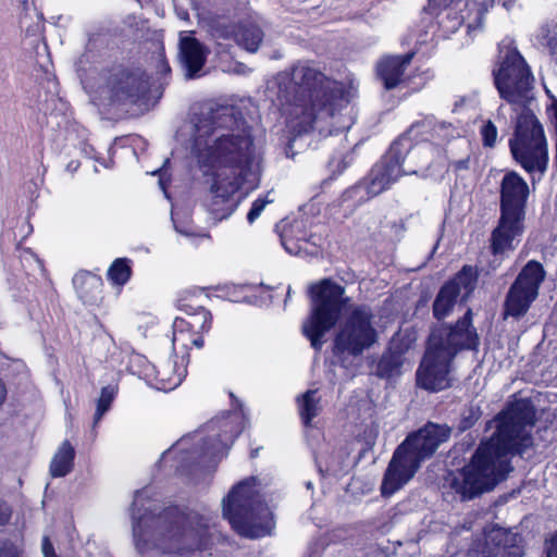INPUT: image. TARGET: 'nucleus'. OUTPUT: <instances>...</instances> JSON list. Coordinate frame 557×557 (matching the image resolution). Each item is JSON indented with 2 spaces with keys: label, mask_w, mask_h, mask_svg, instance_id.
Listing matches in <instances>:
<instances>
[{
  "label": "nucleus",
  "mask_w": 557,
  "mask_h": 557,
  "mask_svg": "<svg viewBox=\"0 0 557 557\" xmlns=\"http://www.w3.org/2000/svg\"><path fill=\"white\" fill-rule=\"evenodd\" d=\"M117 385L109 384L101 388L100 396L97 401V408L94 416V424L96 425L102 419L104 413L110 409L112 401L117 394Z\"/></svg>",
  "instance_id": "33"
},
{
  "label": "nucleus",
  "mask_w": 557,
  "mask_h": 557,
  "mask_svg": "<svg viewBox=\"0 0 557 557\" xmlns=\"http://www.w3.org/2000/svg\"><path fill=\"white\" fill-rule=\"evenodd\" d=\"M228 295L231 296V300H232V301H239V300H240V299H239V298H237L233 293H230Z\"/></svg>",
  "instance_id": "55"
},
{
  "label": "nucleus",
  "mask_w": 557,
  "mask_h": 557,
  "mask_svg": "<svg viewBox=\"0 0 557 557\" xmlns=\"http://www.w3.org/2000/svg\"><path fill=\"white\" fill-rule=\"evenodd\" d=\"M498 2H502V5L505 8V9H509L512 4V0H497Z\"/></svg>",
  "instance_id": "53"
},
{
  "label": "nucleus",
  "mask_w": 557,
  "mask_h": 557,
  "mask_svg": "<svg viewBox=\"0 0 557 557\" xmlns=\"http://www.w3.org/2000/svg\"><path fill=\"white\" fill-rule=\"evenodd\" d=\"M271 202H273V199H270L269 195H267L265 197L256 199L252 202V206L247 214L248 222L250 224L253 223L260 216V214L264 210L265 206Z\"/></svg>",
  "instance_id": "36"
},
{
  "label": "nucleus",
  "mask_w": 557,
  "mask_h": 557,
  "mask_svg": "<svg viewBox=\"0 0 557 557\" xmlns=\"http://www.w3.org/2000/svg\"><path fill=\"white\" fill-rule=\"evenodd\" d=\"M185 322L196 334L202 336L203 333L209 332L211 329L212 315L209 310L198 306L195 312L189 313V317L185 318Z\"/></svg>",
  "instance_id": "31"
},
{
  "label": "nucleus",
  "mask_w": 557,
  "mask_h": 557,
  "mask_svg": "<svg viewBox=\"0 0 557 557\" xmlns=\"http://www.w3.org/2000/svg\"><path fill=\"white\" fill-rule=\"evenodd\" d=\"M41 550H42L44 557H57V555L54 553L53 545L51 544L48 536H45L42 539Z\"/></svg>",
  "instance_id": "44"
},
{
  "label": "nucleus",
  "mask_w": 557,
  "mask_h": 557,
  "mask_svg": "<svg viewBox=\"0 0 557 557\" xmlns=\"http://www.w3.org/2000/svg\"><path fill=\"white\" fill-rule=\"evenodd\" d=\"M544 277L545 271L542 264L533 260L529 261L507 293L504 317L518 319L524 315L531 304L536 299Z\"/></svg>",
  "instance_id": "12"
},
{
  "label": "nucleus",
  "mask_w": 557,
  "mask_h": 557,
  "mask_svg": "<svg viewBox=\"0 0 557 557\" xmlns=\"http://www.w3.org/2000/svg\"><path fill=\"white\" fill-rule=\"evenodd\" d=\"M317 239L314 235H308L301 220L285 227L281 234L282 246L294 256L314 255L319 245Z\"/></svg>",
  "instance_id": "20"
},
{
  "label": "nucleus",
  "mask_w": 557,
  "mask_h": 557,
  "mask_svg": "<svg viewBox=\"0 0 557 557\" xmlns=\"http://www.w3.org/2000/svg\"><path fill=\"white\" fill-rule=\"evenodd\" d=\"M457 0H429V8L431 10L445 9L447 10Z\"/></svg>",
  "instance_id": "43"
},
{
  "label": "nucleus",
  "mask_w": 557,
  "mask_h": 557,
  "mask_svg": "<svg viewBox=\"0 0 557 557\" xmlns=\"http://www.w3.org/2000/svg\"><path fill=\"white\" fill-rule=\"evenodd\" d=\"M11 517L10 507L0 500V525L7 523Z\"/></svg>",
  "instance_id": "45"
},
{
  "label": "nucleus",
  "mask_w": 557,
  "mask_h": 557,
  "mask_svg": "<svg viewBox=\"0 0 557 557\" xmlns=\"http://www.w3.org/2000/svg\"><path fill=\"white\" fill-rule=\"evenodd\" d=\"M341 162H342V156L341 157H332V159L330 160V165L331 166L336 165L337 168H339Z\"/></svg>",
  "instance_id": "50"
},
{
  "label": "nucleus",
  "mask_w": 557,
  "mask_h": 557,
  "mask_svg": "<svg viewBox=\"0 0 557 557\" xmlns=\"http://www.w3.org/2000/svg\"><path fill=\"white\" fill-rule=\"evenodd\" d=\"M210 434L205 437L202 432L194 435H187L178 440L169 450L164 451L160 462L168 463L177 458L176 469H183L189 463L198 465L210 463L228 448L230 444L240 433L237 424V417L227 416L221 419L212 420L207 425Z\"/></svg>",
  "instance_id": "8"
},
{
  "label": "nucleus",
  "mask_w": 557,
  "mask_h": 557,
  "mask_svg": "<svg viewBox=\"0 0 557 557\" xmlns=\"http://www.w3.org/2000/svg\"><path fill=\"white\" fill-rule=\"evenodd\" d=\"M154 387L162 392H170L180 386L187 374V360L174 354L168 360L153 366Z\"/></svg>",
  "instance_id": "21"
},
{
  "label": "nucleus",
  "mask_w": 557,
  "mask_h": 557,
  "mask_svg": "<svg viewBox=\"0 0 557 557\" xmlns=\"http://www.w3.org/2000/svg\"><path fill=\"white\" fill-rule=\"evenodd\" d=\"M181 309L187 314V318L189 317V313H193L196 311L197 307H194L189 304H183L181 306Z\"/></svg>",
  "instance_id": "47"
},
{
  "label": "nucleus",
  "mask_w": 557,
  "mask_h": 557,
  "mask_svg": "<svg viewBox=\"0 0 557 557\" xmlns=\"http://www.w3.org/2000/svg\"><path fill=\"white\" fill-rule=\"evenodd\" d=\"M100 96L111 102L136 103L149 90V77L140 69L115 66L104 73Z\"/></svg>",
  "instance_id": "11"
},
{
  "label": "nucleus",
  "mask_w": 557,
  "mask_h": 557,
  "mask_svg": "<svg viewBox=\"0 0 557 557\" xmlns=\"http://www.w3.org/2000/svg\"><path fill=\"white\" fill-rule=\"evenodd\" d=\"M468 412H469L468 416H466L465 413L462 416V419L460 422L461 430L470 429L478 421V419L480 417L478 409L470 408V409H468Z\"/></svg>",
  "instance_id": "40"
},
{
  "label": "nucleus",
  "mask_w": 557,
  "mask_h": 557,
  "mask_svg": "<svg viewBox=\"0 0 557 557\" xmlns=\"http://www.w3.org/2000/svg\"><path fill=\"white\" fill-rule=\"evenodd\" d=\"M172 221H173V224H174V228L177 233L186 236V237H191V236H195L196 233L191 230L190 226H187V225H182V224H178L176 222V220L174 219V215L172 214Z\"/></svg>",
  "instance_id": "42"
},
{
  "label": "nucleus",
  "mask_w": 557,
  "mask_h": 557,
  "mask_svg": "<svg viewBox=\"0 0 557 557\" xmlns=\"http://www.w3.org/2000/svg\"><path fill=\"white\" fill-rule=\"evenodd\" d=\"M493 75L500 97L519 110L508 145L512 159L530 175L534 188L548 169V144L542 123L530 108L534 77L511 39L499 44Z\"/></svg>",
  "instance_id": "2"
},
{
  "label": "nucleus",
  "mask_w": 557,
  "mask_h": 557,
  "mask_svg": "<svg viewBox=\"0 0 557 557\" xmlns=\"http://www.w3.org/2000/svg\"><path fill=\"white\" fill-rule=\"evenodd\" d=\"M33 5H34L33 1H29V0L23 1V8L26 11V13L21 17L20 23H21V27L25 28L27 34L35 36L41 29L42 16L40 13H38L36 11L35 8H33L32 13H29V9Z\"/></svg>",
  "instance_id": "32"
},
{
  "label": "nucleus",
  "mask_w": 557,
  "mask_h": 557,
  "mask_svg": "<svg viewBox=\"0 0 557 557\" xmlns=\"http://www.w3.org/2000/svg\"><path fill=\"white\" fill-rule=\"evenodd\" d=\"M191 122V153L206 173L214 175L208 209L221 221L237 208L236 191L243 186L253 189L259 183L253 139L235 106H207Z\"/></svg>",
  "instance_id": "1"
},
{
  "label": "nucleus",
  "mask_w": 557,
  "mask_h": 557,
  "mask_svg": "<svg viewBox=\"0 0 557 557\" xmlns=\"http://www.w3.org/2000/svg\"><path fill=\"white\" fill-rule=\"evenodd\" d=\"M404 149H408L405 139L395 140L388 152L372 168L368 177L348 193L357 195L364 190L369 197H374L388 189L404 175L399 163V157Z\"/></svg>",
  "instance_id": "13"
},
{
  "label": "nucleus",
  "mask_w": 557,
  "mask_h": 557,
  "mask_svg": "<svg viewBox=\"0 0 557 557\" xmlns=\"http://www.w3.org/2000/svg\"><path fill=\"white\" fill-rule=\"evenodd\" d=\"M486 546H493L490 552L494 557H517L520 550L516 547V535L503 528H493L485 534Z\"/></svg>",
  "instance_id": "26"
},
{
  "label": "nucleus",
  "mask_w": 557,
  "mask_h": 557,
  "mask_svg": "<svg viewBox=\"0 0 557 557\" xmlns=\"http://www.w3.org/2000/svg\"><path fill=\"white\" fill-rule=\"evenodd\" d=\"M372 309L366 305L350 307L334 338L335 355L360 356L377 341Z\"/></svg>",
  "instance_id": "10"
},
{
  "label": "nucleus",
  "mask_w": 557,
  "mask_h": 557,
  "mask_svg": "<svg viewBox=\"0 0 557 557\" xmlns=\"http://www.w3.org/2000/svg\"><path fill=\"white\" fill-rule=\"evenodd\" d=\"M0 557H20L18 548L7 540H0Z\"/></svg>",
  "instance_id": "39"
},
{
  "label": "nucleus",
  "mask_w": 557,
  "mask_h": 557,
  "mask_svg": "<svg viewBox=\"0 0 557 557\" xmlns=\"http://www.w3.org/2000/svg\"><path fill=\"white\" fill-rule=\"evenodd\" d=\"M297 411L306 426L322 411L321 396L318 389H308L296 397Z\"/></svg>",
  "instance_id": "28"
},
{
  "label": "nucleus",
  "mask_w": 557,
  "mask_h": 557,
  "mask_svg": "<svg viewBox=\"0 0 557 557\" xmlns=\"http://www.w3.org/2000/svg\"><path fill=\"white\" fill-rule=\"evenodd\" d=\"M177 16L183 20L187 21L189 18V14L186 10H176Z\"/></svg>",
  "instance_id": "48"
},
{
  "label": "nucleus",
  "mask_w": 557,
  "mask_h": 557,
  "mask_svg": "<svg viewBox=\"0 0 557 557\" xmlns=\"http://www.w3.org/2000/svg\"><path fill=\"white\" fill-rule=\"evenodd\" d=\"M223 515L238 534L249 539L268 535L273 528L272 512L253 476L232 488L223 499Z\"/></svg>",
  "instance_id": "7"
},
{
  "label": "nucleus",
  "mask_w": 557,
  "mask_h": 557,
  "mask_svg": "<svg viewBox=\"0 0 557 557\" xmlns=\"http://www.w3.org/2000/svg\"><path fill=\"white\" fill-rule=\"evenodd\" d=\"M159 185L160 187L162 188V190L165 193V189H166V182L164 181L163 177H160L159 180Z\"/></svg>",
  "instance_id": "54"
},
{
  "label": "nucleus",
  "mask_w": 557,
  "mask_h": 557,
  "mask_svg": "<svg viewBox=\"0 0 557 557\" xmlns=\"http://www.w3.org/2000/svg\"><path fill=\"white\" fill-rule=\"evenodd\" d=\"M211 34L215 39H234L249 52H256L263 39L262 30L252 23L236 25L225 21L216 22L211 27Z\"/></svg>",
  "instance_id": "19"
},
{
  "label": "nucleus",
  "mask_w": 557,
  "mask_h": 557,
  "mask_svg": "<svg viewBox=\"0 0 557 557\" xmlns=\"http://www.w3.org/2000/svg\"><path fill=\"white\" fill-rule=\"evenodd\" d=\"M475 286V278L471 270L466 268L451 281L447 282L438 292L434 304L433 313L436 319L446 318L459 298L467 299Z\"/></svg>",
  "instance_id": "17"
},
{
  "label": "nucleus",
  "mask_w": 557,
  "mask_h": 557,
  "mask_svg": "<svg viewBox=\"0 0 557 557\" xmlns=\"http://www.w3.org/2000/svg\"><path fill=\"white\" fill-rule=\"evenodd\" d=\"M413 57L412 52L404 55H393L383 58L377 66V75L386 89L395 88L403 78L404 72Z\"/></svg>",
  "instance_id": "24"
},
{
  "label": "nucleus",
  "mask_w": 557,
  "mask_h": 557,
  "mask_svg": "<svg viewBox=\"0 0 557 557\" xmlns=\"http://www.w3.org/2000/svg\"><path fill=\"white\" fill-rule=\"evenodd\" d=\"M386 362H387V359L384 357V358H383V360H382V362H381V364L383 366V364H385Z\"/></svg>",
  "instance_id": "58"
},
{
  "label": "nucleus",
  "mask_w": 557,
  "mask_h": 557,
  "mask_svg": "<svg viewBox=\"0 0 557 557\" xmlns=\"http://www.w3.org/2000/svg\"><path fill=\"white\" fill-rule=\"evenodd\" d=\"M481 135L483 137V144L486 147H494L497 139V128L491 122H486L481 128Z\"/></svg>",
  "instance_id": "37"
},
{
  "label": "nucleus",
  "mask_w": 557,
  "mask_h": 557,
  "mask_svg": "<svg viewBox=\"0 0 557 557\" xmlns=\"http://www.w3.org/2000/svg\"><path fill=\"white\" fill-rule=\"evenodd\" d=\"M292 296V289L290 287H288V290H287V298H289Z\"/></svg>",
  "instance_id": "57"
},
{
  "label": "nucleus",
  "mask_w": 557,
  "mask_h": 557,
  "mask_svg": "<svg viewBox=\"0 0 557 557\" xmlns=\"http://www.w3.org/2000/svg\"><path fill=\"white\" fill-rule=\"evenodd\" d=\"M293 109L290 127L298 135L317 131L320 135L349 129L352 117L346 112L358 84L331 81L307 63H297L290 72Z\"/></svg>",
  "instance_id": "4"
},
{
  "label": "nucleus",
  "mask_w": 557,
  "mask_h": 557,
  "mask_svg": "<svg viewBox=\"0 0 557 557\" xmlns=\"http://www.w3.org/2000/svg\"><path fill=\"white\" fill-rule=\"evenodd\" d=\"M546 557H557V533L550 540L546 550Z\"/></svg>",
  "instance_id": "46"
},
{
  "label": "nucleus",
  "mask_w": 557,
  "mask_h": 557,
  "mask_svg": "<svg viewBox=\"0 0 557 557\" xmlns=\"http://www.w3.org/2000/svg\"><path fill=\"white\" fill-rule=\"evenodd\" d=\"M404 447H397L385 471L381 491L384 496H391L407 484L418 471L420 466L410 459L404 451Z\"/></svg>",
  "instance_id": "18"
},
{
  "label": "nucleus",
  "mask_w": 557,
  "mask_h": 557,
  "mask_svg": "<svg viewBox=\"0 0 557 557\" xmlns=\"http://www.w3.org/2000/svg\"><path fill=\"white\" fill-rule=\"evenodd\" d=\"M7 395V391L4 384L0 381V405L4 401Z\"/></svg>",
  "instance_id": "49"
},
{
  "label": "nucleus",
  "mask_w": 557,
  "mask_h": 557,
  "mask_svg": "<svg viewBox=\"0 0 557 557\" xmlns=\"http://www.w3.org/2000/svg\"><path fill=\"white\" fill-rule=\"evenodd\" d=\"M208 50L196 38L181 36L180 60L186 70V77L194 78L206 63Z\"/></svg>",
  "instance_id": "23"
},
{
  "label": "nucleus",
  "mask_w": 557,
  "mask_h": 557,
  "mask_svg": "<svg viewBox=\"0 0 557 557\" xmlns=\"http://www.w3.org/2000/svg\"><path fill=\"white\" fill-rule=\"evenodd\" d=\"M73 285L77 296L84 304L92 305L100 299L102 280L90 272H78L73 277Z\"/></svg>",
  "instance_id": "27"
},
{
  "label": "nucleus",
  "mask_w": 557,
  "mask_h": 557,
  "mask_svg": "<svg viewBox=\"0 0 557 557\" xmlns=\"http://www.w3.org/2000/svg\"><path fill=\"white\" fill-rule=\"evenodd\" d=\"M449 435L448 426L429 423L409 435L398 447H404L403 451L420 466L423 460L435 453L442 443L448 440Z\"/></svg>",
  "instance_id": "16"
},
{
  "label": "nucleus",
  "mask_w": 557,
  "mask_h": 557,
  "mask_svg": "<svg viewBox=\"0 0 557 557\" xmlns=\"http://www.w3.org/2000/svg\"><path fill=\"white\" fill-rule=\"evenodd\" d=\"M446 18H447V22H445L444 18H442L440 21V24L446 28L447 30L449 32H455L457 30L461 24H462V21H463V16L461 15H458V14H454V16H450V11H447L446 13Z\"/></svg>",
  "instance_id": "38"
},
{
  "label": "nucleus",
  "mask_w": 557,
  "mask_h": 557,
  "mask_svg": "<svg viewBox=\"0 0 557 557\" xmlns=\"http://www.w3.org/2000/svg\"><path fill=\"white\" fill-rule=\"evenodd\" d=\"M530 187L515 171L504 174L499 185V220L492 232L491 248L495 256L516 249L524 232Z\"/></svg>",
  "instance_id": "6"
},
{
  "label": "nucleus",
  "mask_w": 557,
  "mask_h": 557,
  "mask_svg": "<svg viewBox=\"0 0 557 557\" xmlns=\"http://www.w3.org/2000/svg\"><path fill=\"white\" fill-rule=\"evenodd\" d=\"M132 270L127 259H116L108 270V277L113 284L124 285L131 276Z\"/></svg>",
  "instance_id": "34"
},
{
  "label": "nucleus",
  "mask_w": 557,
  "mask_h": 557,
  "mask_svg": "<svg viewBox=\"0 0 557 557\" xmlns=\"http://www.w3.org/2000/svg\"><path fill=\"white\" fill-rule=\"evenodd\" d=\"M469 162H470V157L467 156L460 160H456V161H451L449 166L456 171V172H460V171H463V170H468L469 169Z\"/></svg>",
  "instance_id": "41"
},
{
  "label": "nucleus",
  "mask_w": 557,
  "mask_h": 557,
  "mask_svg": "<svg viewBox=\"0 0 557 557\" xmlns=\"http://www.w3.org/2000/svg\"><path fill=\"white\" fill-rule=\"evenodd\" d=\"M429 344H436L435 348L453 360L461 350H478L480 338L472 326L471 310H467L455 325L434 330L429 337Z\"/></svg>",
  "instance_id": "14"
},
{
  "label": "nucleus",
  "mask_w": 557,
  "mask_h": 557,
  "mask_svg": "<svg viewBox=\"0 0 557 557\" xmlns=\"http://www.w3.org/2000/svg\"><path fill=\"white\" fill-rule=\"evenodd\" d=\"M162 67L164 70V72H170V67L168 64L162 63Z\"/></svg>",
  "instance_id": "56"
},
{
  "label": "nucleus",
  "mask_w": 557,
  "mask_h": 557,
  "mask_svg": "<svg viewBox=\"0 0 557 557\" xmlns=\"http://www.w3.org/2000/svg\"><path fill=\"white\" fill-rule=\"evenodd\" d=\"M401 139H405L408 145V149H404L399 157L401 172L404 175L418 174L430 164L433 148L430 144L413 145V140L408 136L401 135L396 140Z\"/></svg>",
  "instance_id": "22"
},
{
  "label": "nucleus",
  "mask_w": 557,
  "mask_h": 557,
  "mask_svg": "<svg viewBox=\"0 0 557 557\" xmlns=\"http://www.w3.org/2000/svg\"><path fill=\"white\" fill-rule=\"evenodd\" d=\"M435 347L436 344L428 343L426 351L417 370L418 385L429 392L446 389L453 380V359Z\"/></svg>",
  "instance_id": "15"
},
{
  "label": "nucleus",
  "mask_w": 557,
  "mask_h": 557,
  "mask_svg": "<svg viewBox=\"0 0 557 557\" xmlns=\"http://www.w3.org/2000/svg\"><path fill=\"white\" fill-rule=\"evenodd\" d=\"M535 409L531 400L518 399L496 418V432L483 442L471 461L455 473L450 487L460 497L472 499L493 490L512 470L509 456L522 454L533 445Z\"/></svg>",
  "instance_id": "3"
},
{
  "label": "nucleus",
  "mask_w": 557,
  "mask_h": 557,
  "mask_svg": "<svg viewBox=\"0 0 557 557\" xmlns=\"http://www.w3.org/2000/svg\"><path fill=\"white\" fill-rule=\"evenodd\" d=\"M75 458V449L69 441H64L50 462V474L53 478H62L70 473L73 469Z\"/></svg>",
  "instance_id": "29"
},
{
  "label": "nucleus",
  "mask_w": 557,
  "mask_h": 557,
  "mask_svg": "<svg viewBox=\"0 0 557 557\" xmlns=\"http://www.w3.org/2000/svg\"><path fill=\"white\" fill-rule=\"evenodd\" d=\"M312 307L310 317L304 322L302 333L314 349L323 345V336L336 324L343 307L348 302L343 286L331 280H322L310 286Z\"/></svg>",
  "instance_id": "9"
},
{
  "label": "nucleus",
  "mask_w": 557,
  "mask_h": 557,
  "mask_svg": "<svg viewBox=\"0 0 557 557\" xmlns=\"http://www.w3.org/2000/svg\"><path fill=\"white\" fill-rule=\"evenodd\" d=\"M147 491H137L132 504L133 537L140 553L157 549L163 554H180L206 548L212 536L208 520L186 518L177 508L156 512L146 506Z\"/></svg>",
  "instance_id": "5"
},
{
  "label": "nucleus",
  "mask_w": 557,
  "mask_h": 557,
  "mask_svg": "<svg viewBox=\"0 0 557 557\" xmlns=\"http://www.w3.org/2000/svg\"><path fill=\"white\" fill-rule=\"evenodd\" d=\"M435 138L433 140L440 143L449 140L450 138H454L456 135L455 127L446 122H438L436 124V128L434 129Z\"/></svg>",
  "instance_id": "35"
},
{
  "label": "nucleus",
  "mask_w": 557,
  "mask_h": 557,
  "mask_svg": "<svg viewBox=\"0 0 557 557\" xmlns=\"http://www.w3.org/2000/svg\"><path fill=\"white\" fill-rule=\"evenodd\" d=\"M437 120L434 116H426L421 121L413 123L406 134L412 140L431 141L435 138L434 129L436 128Z\"/></svg>",
  "instance_id": "30"
},
{
  "label": "nucleus",
  "mask_w": 557,
  "mask_h": 557,
  "mask_svg": "<svg viewBox=\"0 0 557 557\" xmlns=\"http://www.w3.org/2000/svg\"><path fill=\"white\" fill-rule=\"evenodd\" d=\"M481 26H482V21H481V17H479L476 25L474 26L472 24H469L468 25V29H469V32H472L475 28H481Z\"/></svg>",
  "instance_id": "52"
},
{
  "label": "nucleus",
  "mask_w": 557,
  "mask_h": 557,
  "mask_svg": "<svg viewBox=\"0 0 557 557\" xmlns=\"http://www.w3.org/2000/svg\"><path fill=\"white\" fill-rule=\"evenodd\" d=\"M311 486H312V483H311V482H308V483H307V487H308V488H311Z\"/></svg>",
  "instance_id": "59"
},
{
  "label": "nucleus",
  "mask_w": 557,
  "mask_h": 557,
  "mask_svg": "<svg viewBox=\"0 0 557 557\" xmlns=\"http://www.w3.org/2000/svg\"><path fill=\"white\" fill-rule=\"evenodd\" d=\"M172 345L174 354L187 360L188 349L191 346L201 348L203 346V338L188 327L185 318H175L172 325Z\"/></svg>",
  "instance_id": "25"
},
{
  "label": "nucleus",
  "mask_w": 557,
  "mask_h": 557,
  "mask_svg": "<svg viewBox=\"0 0 557 557\" xmlns=\"http://www.w3.org/2000/svg\"><path fill=\"white\" fill-rule=\"evenodd\" d=\"M78 165H79V164H78V162H76V161H71V162L67 164V170H69V171L74 172V171H76V170L78 169Z\"/></svg>",
  "instance_id": "51"
}]
</instances>
